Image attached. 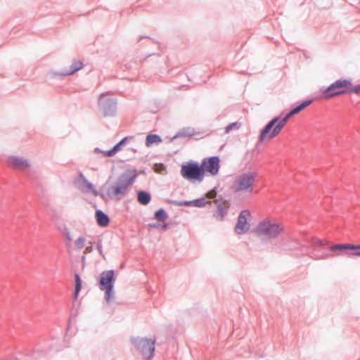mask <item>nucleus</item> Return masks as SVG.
Listing matches in <instances>:
<instances>
[{
	"mask_svg": "<svg viewBox=\"0 0 360 360\" xmlns=\"http://www.w3.org/2000/svg\"><path fill=\"white\" fill-rule=\"evenodd\" d=\"M311 102V100L304 101L300 105L292 109L283 117H281V115L275 117L262 130L259 136V141L262 143L270 141L271 139L276 137L284 128L288 120L309 106Z\"/></svg>",
	"mask_w": 360,
	"mask_h": 360,
	"instance_id": "1",
	"label": "nucleus"
},
{
	"mask_svg": "<svg viewBox=\"0 0 360 360\" xmlns=\"http://www.w3.org/2000/svg\"><path fill=\"white\" fill-rule=\"evenodd\" d=\"M284 231V224L271 217H267L260 220L252 230V232L257 237L269 240L278 238Z\"/></svg>",
	"mask_w": 360,
	"mask_h": 360,
	"instance_id": "2",
	"label": "nucleus"
},
{
	"mask_svg": "<svg viewBox=\"0 0 360 360\" xmlns=\"http://www.w3.org/2000/svg\"><path fill=\"white\" fill-rule=\"evenodd\" d=\"M353 84L351 79H339L333 82L329 86L322 89L321 92L328 99L340 95L353 94Z\"/></svg>",
	"mask_w": 360,
	"mask_h": 360,
	"instance_id": "3",
	"label": "nucleus"
},
{
	"mask_svg": "<svg viewBox=\"0 0 360 360\" xmlns=\"http://www.w3.org/2000/svg\"><path fill=\"white\" fill-rule=\"evenodd\" d=\"M257 173L256 172H248L240 174L236 177L233 184V189L236 193L253 192L255 184L257 181Z\"/></svg>",
	"mask_w": 360,
	"mask_h": 360,
	"instance_id": "4",
	"label": "nucleus"
},
{
	"mask_svg": "<svg viewBox=\"0 0 360 360\" xmlns=\"http://www.w3.org/2000/svg\"><path fill=\"white\" fill-rule=\"evenodd\" d=\"M114 271L108 270L101 273L100 278V289L105 291V298L109 302L112 297L114 283Z\"/></svg>",
	"mask_w": 360,
	"mask_h": 360,
	"instance_id": "5",
	"label": "nucleus"
},
{
	"mask_svg": "<svg viewBox=\"0 0 360 360\" xmlns=\"http://www.w3.org/2000/svg\"><path fill=\"white\" fill-rule=\"evenodd\" d=\"M181 175L186 179H196L202 181L204 175L202 173L201 165L198 166L197 164L188 163L183 165L181 169Z\"/></svg>",
	"mask_w": 360,
	"mask_h": 360,
	"instance_id": "6",
	"label": "nucleus"
},
{
	"mask_svg": "<svg viewBox=\"0 0 360 360\" xmlns=\"http://www.w3.org/2000/svg\"><path fill=\"white\" fill-rule=\"evenodd\" d=\"M251 218V212L248 210H244L238 215L235 231L238 234L246 233L250 229L248 219Z\"/></svg>",
	"mask_w": 360,
	"mask_h": 360,
	"instance_id": "7",
	"label": "nucleus"
},
{
	"mask_svg": "<svg viewBox=\"0 0 360 360\" xmlns=\"http://www.w3.org/2000/svg\"><path fill=\"white\" fill-rule=\"evenodd\" d=\"M138 348L145 359L150 360L155 351V340L142 339L138 343Z\"/></svg>",
	"mask_w": 360,
	"mask_h": 360,
	"instance_id": "8",
	"label": "nucleus"
},
{
	"mask_svg": "<svg viewBox=\"0 0 360 360\" xmlns=\"http://www.w3.org/2000/svg\"><path fill=\"white\" fill-rule=\"evenodd\" d=\"M203 175L205 172H209L211 175H217L219 170V158L212 157L204 159L201 164Z\"/></svg>",
	"mask_w": 360,
	"mask_h": 360,
	"instance_id": "9",
	"label": "nucleus"
},
{
	"mask_svg": "<svg viewBox=\"0 0 360 360\" xmlns=\"http://www.w3.org/2000/svg\"><path fill=\"white\" fill-rule=\"evenodd\" d=\"M131 184L132 180L131 179L127 176H122L116 184L110 188V193L115 196L125 195Z\"/></svg>",
	"mask_w": 360,
	"mask_h": 360,
	"instance_id": "10",
	"label": "nucleus"
},
{
	"mask_svg": "<svg viewBox=\"0 0 360 360\" xmlns=\"http://www.w3.org/2000/svg\"><path fill=\"white\" fill-rule=\"evenodd\" d=\"M217 196V191L215 189L210 191L205 198H201L200 199L177 202L176 205L179 206L187 205V206H195V207H203L210 202V200L214 198Z\"/></svg>",
	"mask_w": 360,
	"mask_h": 360,
	"instance_id": "11",
	"label": "nucleus"
},
{
	"mask_svg": "<svg viewBox=\"0 0 360 360\" xmlns=\"http://www.w3.org/2000/svg\"><path fill=\"white\" fill-rule=\"evenodd\" d=\"M333 252L332 257H340L342 255L344 250H360V245H354L351 243L335 244L329 248Z\"/></svg>",
	"mask_w": 360,
	"mask_h": 360,
	"instance_id": "12",
	"label": "nucleus"
},
{
	"mask_svg": "<svg viewBox=\"0 0 360 360\" xmlns=\"http://www.w3.org/2000/svg\"><path fill=\"white\" fill-rule=\"evenodd\" d=\"M8 162L9 165L20 169H25L30 167V164L27 160L16 156L10 157L8 160Z\"/></svg>",
	"mask_w": 360,
	"mask_h": 360,
	"instance_id": "13",
	"label": "nucleus"
},
{
	"mask_svg": "<svg viewBox=\"0 0 360 360\" xmlns=\"http://www.w3.org/2000/svg\"><path fill=\"white\" fill-rule=\"evenodd\" d=\"M79 178L82 181V183L79 185L80 190L83 192L91 193L94 195H96L97 192L94 185L86 179V177L84 176L82 173H79Z\"/></svg>",
	"mask_w": 360,
	"mask_h": 360,
	"instance_id": "14",
	"label": "nucleus"
},
{
	"mask_svg": "<svg viewBox=\"0 0 360 360\" xmlns=\"http://www.w3.org/2000/svg\"><path fill=\"white\" fill-rule=\"evenodd\" d=\"M83 64L82 61L80 60H73L72 65H70V68L65 70L59 75L63 76H68L74 74L77 71L82 69Z\"/></svg>",
	"mask_w": 360,
	"mask_h": 360,
	"instance_id": "15",
	"label": "nucleus"
},
{
	"mask_svg": "<svg viewBox=\"0 0 360 360\" xmlns=\"http://www.w3.org/2000/svg\"><path fill=\"white\" fill-rule=\"evenodd\" d=\"M96 218L97 223L100 226L105 227L109 224V218L108 215L101 210H97L96 212Z\"/></svg>",
	"mask_w": 360,
	"mask_h": 360,
	"instance_id": "16",
	"label": "nucleus"
},
{
	"mask_svg": "<svg viewBox=\"0 0 360 360\" xmlns=\"http://www.w3.org/2000/svg\"><path fill=\"white\" fill-rule=\"evenodd\" d=\"M161 142V137L157 134H149L146 139V145L147 147H150L153 144H158Z\"/></svg>",
	"mask_w": 360,
	"mask_h": 360,
	"instance_id": "17",
	"label": "nucleus"
},
{
	"mask_svg": "<svg viewBox=\"0 0 360 360\" xmlns=\"http://www.w3.org/2000/svg\"><path fill=\"white\" fill-rule=\"evenodd\" d=\"M138 201L142 205H147L150 201V195L148 193L145 191H140L138 193Z\"/></svg>",
	"mask_w": 360,
	"mask_h": 360,
	"instance_id": "18",
	"label": "nucleus"
},
{
	"mask_svg": "<svg viewBox=\"0 0 360 360\" xmlns=\"http://www.w3.org/2000/svg\"><path fill=\"white\" fill-rule=\"evenodd\" d=\"M127 138L123 139L121 141L117 143L111 150L104 152V155L107 157L113 156L120 149V146L125 141Z\"/></svg>",
	"mask_w": 360,
	"mask_h": 360,
	"instance_id": "19",
	"label": "nucleus"
},
{
	"mask_svg": "<svg viewBox=\"0 0 360 360\" xmlns=\"http://www.w3.org/2000/svg\"><path fill=\"white\" fill-rule=\"evenodd\" d=\"M75 290L74 296H75V298L76 299L78 296L79 292L81 290L82 281H81L80 277L78 274L75 275Z\"/></svg>",
	"mask_w": 360,
	"mask_h": 360,
	"instance_id": "20",
	"label": "nucleus"
},
{
	"mask_svg": "<svg viewBox=\"0 0 360 360\" xmlns=\"http://www.w3.org/2000/svg\"><path fill=\"white\" fill-rule=\"evenodd\" d=\"M155 217L157 220L163 221L167 219V215L164 210L160 209L155 213Z\"/></svg>",
	"mask_w": 360,
	"mask_h": 360,
	"instance_id": "21",
	"label": "nucleus"
},
{
	"mask_svg": "<svg viewBox=\"0 0 360 360\" xmlns=\"http://www.w3.org/2000/svg\"><path fill=\"white\" fill-rule=\"evenodd\" d=\"M240 127V124L239 122H233L228 125L225 129V132L229 133L232 129H238Z\"/></svg>",
	"mask_w": 360,
	"mask_h": 360,
	"instance_id": "22",
	"label": "nucleus"
},
{
	"mask_svg": "<svg viewBox=\"0 0 360 360\" xmlns=\"http://www.w3.org/2000/svg\"><path fill=\"white\" fill-rule=\"evenodd\" d=\"M86 239L84 237H79L75 240V246L78 249H82L84 247Z\"/></svg>",
	"mask_w": 360,
	"mask_h": 360,
	"instance_id": "23",
	"label": "nucleus"
},
{
	"mask_svg": "<svg viewBox=\"0 0 360 360\" xmlns=\"http://www.w3.org/2000/svg\"><path fill=\"white\" fill-rule=\"evenodd\" d=\"M226 213V210L225 208L219 207L217 214H215V217L219 220H221L224 217V216Z\"/></svg>",
	"mask_w": 360,
	"mask_h": 360,
	"instance_id": "24",
	"label": "nucleus"
},
{
	"mask_svg": "<svg viewBox=\"0 0 360 360\" xmlns=\"http://www.w3.org/2000/svg\"><path fill=\"white\" fill-rule=\"evenodd\" d=\"M165 166L162 164H160V165L155 164L154 165V169H155V172L160 173V172H162V171L165 170Z\"/></svg>",
	"mask_w": 360,
	"mask_h": 360,
	"instance_id": "25",
	"label": "nucleus"
},
{
	"mask_svg": "<svg viewBox=\"0 0 360 360\" xmlns=\"http://www.w3.org/2000/svg\"><path fill=\"white\" fill-rule=\"evenodd\" d=\"M353 94H358L360 93V84L357 86L353 85V90L352 91Z\"/></svg>",
	"mask_w": 360,
	"mask_h": 360,
	"instance_id": "26",
	"label": "nucleus"
},
{
	"mask_svg": "<svg viewBox=\"0 0 360 360\" xmlns=\"http://www.w3.org/2000/svg\"><path fill=\"white\" fill-rule=\"evenodd\" d=\"M349 257H360V250H354L353 253L349 254Z\"/></svg>",
	"mask_w": 360,
	"mask_h": 360,
	"instance_id": "27",
	"label": "nucleus"
},
{
	"mask_svg": "<svg viewBox=\"0 0 360 360\" xmlns=\"http://www.w3.org/2000/svg\"><path fill=\"white\" fill-rule=\"evenodd\" d=\"M98 251H99L100 254L102 255L103 258L105 259V255L103 254V252H102V247H101V245H98Z\"/></svg>",
	"mask_w": 360,
	"mask_h": 360,
	"instance_id": "28",
	"label": "nucleus"
}]
</instances>
